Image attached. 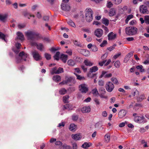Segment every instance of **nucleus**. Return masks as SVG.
<instances>
[{"label": "nucleus", "instance_id": "obj_1", "mask_svg": "<svg viewBox=\"0 0 149 149\" xmlns=\"http://www.w3.org/2000/svg\"><path fill=\"white\" fill-rule=\"evenodd\" d=\"M25 36L28 40H38L39 38V34L36 33L33 31L28 30L25 32Z\"/></svg>", "mask_w": 149, "mask_h": 149}, {"label": "nucleus", "instance_id": "obj_2", "mask_svg": "<svg viewBox=\"0 0 149 149\" xmlns=\"http://www.w3.org/2000/svg\"><path fill=\"white\" fill-rule=\"evenodd\" d=\"M86 19L87 22H90L93 19V12L89 8H87L85 11Z\"/></svg>", "mask_w": 149, "mask_h": 149}, {"label": "nucleus", "instance_id": "obj_3", "mask_svg": "<svg viewBox=\"0 0 149 149\" xmlns=\"http://www.w3.org/2000/svg\"><path fill=\"white\" fill-rule=\"evenodd\" d=\"M137 29L134 26L130 27L125 29L126 33L128 35H133L137 33Z\"/></svg>", "mask_w": 149, "mask_h": 149}, {"label": "nucleus", "instance_id": "obj_4", "mask_svg": "<svg viewBox=\"0 0 149 149\" xmlns=\"http://www.w3.org/2000/svg\"><path fill=\"white\" fill-rule=\"evenodd\" d=\"M19 57L16 58V62L19 63L21 62L22 60L23 59L24 61H26V58L27 57V54L25 53L24 52L22 51L20 52L19 54Z\"/></svg>", "mask_w": 149, "mask_h": 149}, {"label": "nucleus", "instance_id": "obj_5", "mask_svg": "<svg viewBox=\"0 0 149 149\" xmlns=\"http://www.w3.org/2000/svg\"><path fill=\"white\" fill-rule=\"evenodd\" d=\"M31 53L34 59L36 61H39L41 59V57L37 51L33 50L32 51Z\"/></svg>", "mask_w": 149, "mask_h": 149}, {"label": "nucleus", "instance_id": "obj_6", "mask_svg": "<svg viewBox=\"0 0 149 149\" xmlns=\"http://www.w3.org/2000/svg\"><path fill=\"white\" fill-rule=\"evenodd\" d=\"M79 90L82 93H86L88 91L87 86L85 84H82L79 86Z\"/></svg>", "mask_w": 149, "mask_h": 149}, {"label": "nucleus", "instance_id": "obj_7", "mask_svg": "<svg viewBox=\"0 0 149 149\" xmlns=\"http://www.w3.org/2000/svg\"><path fill=\"white\" fill-rule=\"evenodd\" d=\"M106 90L109 92H111L114 86L113 84L110 81L107 82L105 86Z\"/></svg>", "mask_w": 149, "mask_h": 149}, {"label": "nucleus", "instance_id": "obj_8", "mask_svg": "<svg viewBox=\"0 0 149 149\" xmlns=\"http://www.w3.org/2000/svg\"><path fill=\"white\" fill-rule=\"evenodd\" d=\"M140 11L141 13L144 14H148L149 11L147 9V7L146 6L144 5H142L140 7Z\"/></svg>", "mask_w": 149, "mask_h": 149}, {"label": "nucleus", "instance_id": "obj_9", "mask_svg": "<svg viewBox=\"0 0 149 149\" xmlns=\"http://www.w3.org/2000/svg\"><path fill=\"white\" fill-rule=\"evenodd\" d=\"M145 118L143 116L140 117L139 116H135L134 118V121L139 123H141L143 122Z\"/></svg>", "mask_w": 149, "mask_h": 149}, {"label": "nucleus", "instance_id": "obj_10", "mask_svg": "<svg viewBox=\"0 0 149 149\" xmlns=\"http://www.w3.org/2000/svg\"><path fill=\"white\" fill-rule=\"evenodd\" d=\"M103 34V30L100 29H96L95 31V34L97 37L100 38Z\"/></svg>", "mask_w": 149, "mask_h": 149}, {"label": "nucleus", "instance_id": "obj_11", "mask_svg": "<svg viewBox=\"0 0 149 149\" xmlns=\"http://www.w3.org/2000/svg\"><path fill=\"white\" fill-rule=\"evenodd\" d=\"M62 10L66 12L70 11V6L66 4H62L61 5Z\"/></svg>", "mask_w": 149, "mask_h": 149}, {"label": "nucleus", "instance_id": "obj_12", "mask_svg": "<svg viewBox=\"0 0 149 149\" xmlns=\"http://www.w3.org/2000/svg\"><path fill=\"white\" fill-rule=\"evenodd\" d=\"M116 37V34H114L113 32H111L108 35V39L109 40H115Z\"/></svg>", "mask_w": 149, "mask_h": 149}, {"label": "nucleus", "instance_id": "obj_13", "mask_svg": "<svg viewBox=\"0 0 149 149\" xmlns=\"http://www.w3.org/2000/svg\"><path fill=\"white\" fill-rule=\"evenodd\" d=\"M16 34L17 36L16 40L17 39H19L21 41L23 40H24V36L22 32L19 31L17 32Z\"/></svg>", "mask_w": 149, "mask_h": 149}, {"label": "nucleus", "instance_id": "obj_14", "mask_svg": "<svg viewBox=\"0 0 149 149\" xmlns=\"http://www.w3.org/2000/svg\"><path fill=\"white\" fill-rule=\"evenodd\" d=\"M72 138L75 140H80L81 138V136L80 134H76L72 135Z\"/></svg>", "mask_w": 149, "mask_h": 149}, {"label": "nucleus", "instance_id": "obj_15", "mask_svg": "<svg viewBox=\"0 0 149 149\" xmlns=\"http://www.w3.org/2000/svg\"><path fill=\"white\" fill-rule=\"evenodd\" d=\"M91 110V109L90 107H84L82 108L81 111L83 113H85L90 112Z\"/></svg>", "mask_w": 149, "mask_h": 149}, {"label": "nucleus", "instance_id": "obj_16", "mask_svg": "<svg viewBox=\"0 0 149 149\" xmlns=\"http://www.w3.org/2000/svg\"><path fill=\"white\" fill-rule=\"evenodd\" d=\"M79 52L81 53L82 54L86 56H88L89 55L90 52L88 50L85 49H81Z\"/></svg>", "mask_w": 149, "mask_h": 149}, {"label": "nucleus", "instance_id": "obj_17", "mask_svg": "<svg viewBox=\"0 0 149 149\" xmlns=\"http://www.w3.org/2000/svg\"><path fill=\"white\" fill-rule=\"evenodd\" d=\"M126 113V111L124 110H120L118 113V116L120 118H122L125 116Z\"/></svg>", "mask_w": 149, "mask_h": 149}, {"label": "nucleus", "instance_id": "obj_18", "mask_svg": "<svg viewBox=\"0 0 149 149\" xmlns=\"http://www.w3.org/2000/svg\"><path fill=\"white\" fill-rule=\"evenodd\" d=\"M64 108L63 110H64L65 109H68V110H72L73 108L71 105L69 104H67L64 106Z\"/></svg>", "mask_w": 149, "mask_h": 149}, {"label": "nucleus", "instance_id": "obj_19", "mask_svg": "<svg viewBox=\"0 0 149 149\" xmlns=\"http://www.w3.org/2000/svg\"><path fill=\"white\" fill-rule=\"evenodd\" d=\"M92 145V143L89 142H85L84 143H83L82 145V147L84 148H87L90 146H91Z\"/></svg>", "mask_w": 149, "mask_h": 149}, {"label": "nucleus", "instance_id": "obj_20", "mask_svg": "<svg viewBox=\"0 0 149 149\" xmlns=\"http://www.w3.org/2000/svg\"><path fill=\"white\" fill-rule=\"evenodd\" d=\"M116 10L113 8H111L109 11V15L110 16H113L116 14Z\"/></svg>", "mask_w": 149, "mask_h": 149}, {"label": "nucleus", "instance_id": "obj_21", "mask_svg": "<svg viewBox=\"0 0 149 149\" xmlns=\"http://www.w3.org/2000/svg\"><path fill=\"white\" fill-rule=\"evenodd\" d=\"M37 48L40 51H42L44 50V45L41 43H39L38 44L37 46Z\"/></svg>", "mask_w": 149, "mask_h": 149}, {"label": "nucleus", "instance_id": "obj_22", "mask_svg": "<svg viewBox=\"0 0 149 149\" xmlns=\"http://www.w3.org/2000/svg\"><path fill=\"white\" fill-rule=\"evenodd\" d=\"M61 59L64 63H65L68 59V56L66 55L62 54L61 55Z\"/></svg>", "mask_w": 149, "mask_h": 149}, {"label": "nucleus", "instance_id": "obj_23", "mask_svg": "<svg viewBox=\"0 0 149 149\" xmlns=\"http://www.w3.org/2000/svg\"><path fill=\"white\" fill-rule=\"evenodd\" d=\"M7 17V15L6 14L4 15H0V20L3 22H5L6 19Z\"/></svg>", "mask_w": 149, "mask_h": 149}, {"label": "nucleus", "instance_id": "obj_24", "mask_svg": "<svg viewBox=\"0 0 149 149\" xmlns=\"http://www.w3.org/2000/svg\"><path fill=\"white\" fill-rule=\"evenodd\" d=\"M61 77L58 75H56L53 77V79L57 82L61 81Z\"/></svg>", "mask_w": 149, "mask_h": 149}, {"label": "nucleus", "instance_id": "obj_25", "mask_svg": "<svg viewBox=\"0 0 149 149\" xmlns=\"http://www.w3.org/2000/svg\"><path fill=\"white\" fill-rule=\"evenodd\" d=\"M84 62L85 65L87 66H90L93 65V63L88 60H84Z\"/></svg>", "mask_w": 149, "mask_h": 149}, {"label": "nucleus", "instance_id": "obj_26", "mask_svg": "<svg viewBox=\"0 0 149 149\" xmlns=\"http://www.w3.org/2000/svg\"><path fill=\"white\" fill-rule=\"evenodd\" d=\"M98 68L96 66L93 67L90 69V72H95L98 70Z\"/></svg>", "mask_w": 149, "mask_h": 149}, {"label": "nucleus", "instance_id": "obj_27", "mask_svg": "<svg viewBox=\"0 0 149 149\" xmlns=\"http://www.w3.org/2000/svg\"><path fill=\"white\" fill-rule=\"evenodd\" d=\"M69 129L70 130H77V126L74 124H71L70 125Z\"/></svg>", "mask_w": 149, "mask_h": 149}, {"label": "nucleus", "instance_id": "obj_28", "mask_svg": "<svg viewBox=\"0 0 149 149\" xmlns=\"http://www.w3.org/2000/svg\"><path fill=\"white\" fill-rule=\"evenodd\" d=\"M105 141L106 143H108L110 140V135L109 134H107L104 136Z\"/></svg>", "mask_w": 149, "mask_h": 149}, {"label": "nucleus", "instance_id": "obj_29", "mask_svg": "<svg viewBox=\"0 0 149 149\" xmlns=\"http://www.w3.org/2000/svg\"><path fill=\"white\" fill-rule=\"evenodd\" d=\"M145 98V95L144 94H141L138 98L137 100L138 102H141Z\"/></svg>", "mask_w": 149, "mask_h": 149}, {"label": "nucleus", "instance_id": "obj_30", "mask_svg": "<svg viewBox=\"0 0 149 149\" xmlns=\"http://www.w3.org/2000/svg\"><path fill=\"white\" fill-rule=\"evenodd\" d=\"M88 77L90 78H93L96 77V74L92 73V72H89L87 74Z\"/></svg>", "mask_w": 149, "mask_h": 149}, {"label": "nucleus", "instance_id": "obj_31", "mask_svg": "<svg viewBox=\"0 0 149 149\" xmlns=\"http://www.w3.org/2000/svg\"><path fill=\"white\" fill-rule=\"evenodd\" d=\"M102 23L106 26H108L109 24V21L107 19L103 18L102 19Z\"/></svg>", "mask_w": 149, "mask_h": 149}, {"label": "nucleus", "instance_id": "obj_32", "mask_svg": "<svg viewBox=\"0 0 149 149\" xmlns=\"http://www.w3.org/2000/svg\"><path fill=\"white\" fill-rule=\"evenodd\" d=\"M92 94L95 96H96L98 94V92L96 88H95L92 91Z\"/></svg>", "mask_w": 149, "mask_h": 149}, {"label": "nucleus", "instance_id": "obj_33", "mask_svg": "<svg viewBox=\"0 0 149 149\" xmlns=\"http://www.w3.org/2000/svg\"><path fill=\"white\" fill-rule=\"evenodd\" d=\"M59 92L60 94L64 95L66 93L67 90L64 88H62L59 90Z\"/></svg>", "mask_w": 149, "mask_h": 149}, {"label": "nucleus", "instance_id": "obj_34", "mask_svg": "<svg viewBox=\"0 0 149 149\" xmlns=\"http://www.w3.org/2000/svg\"><path fill=\"white\" fill-rule=\"evenodd\" d=\"M60 52H57L56 54L54 56V59L56 60H58L59 59V56L60 54Z\"/></svg>", "mask_w": 149, "mask_h": 149}, {"label": "nucleus", "instance_id": "obj_35", "mask_svg": "<svg viewBox=\"0 0 149 149\" xmlns=\"http://www.w3.org/2000/svg\"><path fill=\"white\" fill-rule=\"evenodd\" d=\"M74 74L76 75L77 79L80 80L85 79V78L84 77L81 76L80 75L77 74L75 73H74Z\"/></svg>", "mask_w": 149, "mask_h": 149}, {"label": "nucleus", "instance_id": "obj_36", "mask_svg": "<svg viewBox=\"0 0 149 149\" xmlns=\"http://www.w3.org/2000/svg\"><path fill=\"white\" fill-rule=\"evenodd\" d=\"M68 23L70 26H71L73 27H76V25L74 23L73 21L71 20H69L68 22Z\"/></svg>", "mask_w": 149, "mask_h": 149}, {"label": "nucleus", "instance_id": "obj_37", "mask_svg": "<svg viewBox=\"0 0 149 149\" xmlns=\"http://www.w3.org/2000/svg\"><path fill=\"white\" fill-rule=\"evenodd\" d=\"M133 17V16L132 15H130L127 16V18L125 20V23L127 24L129 21Z\"/></svg>", "mask_w": 149, "mask_h": 149}, {"label": "nucleus", "instance_id": "obj_38", "mask_svg": "<svg viewBox=\"0 0 149 149\" xmlns=\"http://www.w3.org/2000/svg\"><path fill=\"white\" fill-rule=\"evenodd\" d=\"M143 67L142 65H138L136 67V68L137 69H139L141 72H144L145 70L143 68Z\"/></svg>", "mask_w": 149, "mask_h": 149}, {"label": "nucleus", "instance_id": "obj_39", "mask_svg": "<svg viewBox=\"0 0 149 149\" xmlns=\"http://www.w3.org/2000/svg\"><path fill=\"white\" fill-rule=\"evenodd\" d=\"M99 91L100 94L104 95L105 94L106 91L104 88H100L99 89Z\"/></svg>", "mask_w": 149, "mask_h": 149}, {"label": "nucleus", "instance_id": "obj_40", "mask_svg": "<svg viewBox=\"0 0 149 149\" xmlns=\"http://www.w3.org/2000/svg\"><path fill=\"white\" fill-rule=\"evenodd\" d=\"M111 80L114 84H118L119 83L118 80L116 78L112 77L111 79Z\"/></svg>", "mask_w": 149, "mask_h": 149}, {"label": "nucleus", "instance_id": "obj_41", "mask_svg": "<svg viewBox=\"0 0 149 149\" xmlns=\"http://www.w3.org/2000/svg\"><path fill=\"white\" fill-rule=\"evenodd\" d=\"M68 63L69 65L73 66L75 65L74 61L72 60H69L68 61Z\"/></svg>", "mask_w": 149, "mask_h": 149}, {"label": "nucleus", "instance_id": "obj_42", "mask_svg": "<svg viewBox=\"0 0 149 149\" xmlns=\"http://www.w3.org/2000/svg\"><path fill=\"white\" fill-rule=\"evenodd\" d=\"M57 68L56 67H55L52 68L51 71L50 72L52 74H56V71H57Z\"/></svg>", "mask_w": 149, "mask_h": 149}, {"label": "nucleus", "instance_id": "obj_43", "mask_svg": "<svg viewBox=\"0 0 149 149\" xmlns=\"http://www.w3.org/2000/svg\"><path fill=\"white\" fill-rule=\"evenodd\" d=\"M57 71L56 74H59L63 72V68L61 67H59L58 69H57Z\"/></svg>", "mask_w": 149, "mask_h": 149}, {"label": "nucleus", "instance_id": "obj_44", "mask_svg": "<svg viewBox=\"0 0 149 149\" xmlns=\"http://www.w3.org/2000/svg\"><path fill=\"white\" fill-rule=\"evenodd\" d=\"M65 80L67 82V83L71 82L73 80V78L72 77H66L65 78Z\"/></svg>", "mask_w": 149, "mask_h": 149}, {"label": "nucleus", "instance_id": "obj_45", "mask_svg": "<svg viewBox=\"0 0 149 149\" xmlns=\"http://www.w3.org/2000/svg\"><path fill=\"white\" fill-rule=\"evenodd\" d=\"M112 2L116 4H118L121 3L122 0H111Z\"/></svg>", "mask_w": 149, "mask_h": 149}, {"label": "nucleus", "instance_id": "obj_46", "mask_svg": "<svg viewBox=\"0 0 149 149\" xmlns=\"http://www.w3.org/2000/svg\"><path fill=\"white\" fill-rule=\"evenodd\" d=\"M120 65V62L119 61H116L114 63L115 66L117 68H119Z\"/></svg>", "mask_w": 149, "mask_h": 149}, {"label": "nucleus", "instance_id": "obj_47", "mask_svg": "<svg viewBox=\"0 0 149 149\" xmlns=\"http://www.w3.org/2000/svg\"><path fill=\"white\" fill-rule=\"evenodd\" d=\"M107 44V40H104L102 43L100 45V46L101 47H104L106 46V45Z\"/></svg>", "mask_w": 149, "mask_h": 149}, {"label": "nucleus", "instance_id": "obj_48", "mask_svg": "<svg viewBox=\"0 0 149 149\" xmlns=\"http://www.w3.org/2000/svg\"><path fill=\"white\" fill-rule=\"evenodd\" d=\"M45 56L47 60H49L51 58V56L50 54L45 53Z\"/></svg>", "mask_w": 149, "mask_h": 149}, {"label": "nucleus", "instance_id": "obj_49", "mask_svg": "<svg viewBox=\"0 0 149 149\" xmlns=\"http://www.w3.org/2000/svg\"><path fill=\"white\" fill-rule=\"evenodd\" d=\"M91 49L93 52H96L97 51L98 48L95 45H93Z\"/></svg>", "mask_w": 149, "mask_h": 149}, {"label": "nucleus", "instance_id": "obj_50", "mask_svg": "<svg viewBox=\"0 0 149 149\" xmlns=\"http://www.w3.org/2000/svg\"><path fill=\"white\" fill-rule=\"evenodd\" d=\"M74 44L77 46L80 47H81L82 46L81 45V43L80 42L77 41V40H75L74 42Z\"/></svg>", "mask_w": 149, "mask_h": 149}, {"label": "nucleus", "instance_id": "obj_51", "mask_svg": "<svg viewBox=\"0 0 149 149\" xmlns=\"http://www.w3.org/2000/svg\"><path fill=\"white\" fill-rule=\"evenodd\" d=\"M18 28L19 29L24 28L26 26V25L24 24H19L17 25Z\"/></svg>", "mask_w": 149, "mask_h": 149}, {"label": "nucleus", "instance_id": "obj_52", "mask_svg": "<svg viewBox=\"0 0 149 149\" xmlns=\"http://www.w3.org/2000/svg\"><path fill=\"white\" fill-rule=\"evenodd\" d=\"M107 61V60H104L101 61H100L98 63L99 65L100 66H103L104 64Z\"/></svg>", "mask_w": 149, "mask_h": 149}, {"label": "nucleus", "instance_id": "obj_53", "mask_svg": "<svg viewBox=\"0 0 149 149\" xmlns=\"http://www.w3.org/2000/svg\"><path fill=\"white\" fill-rule=\"evenodd\" d=\"M94 101L96 105H99L100 104L99 100L97 98H95L94 99Z\"/></svg>", "mask_w": 149, "mask_h": 149}, {"label": "nucleus", "instance_id": "obj_54", "mask_svg": "<svg viewBox=\"0 0 149 149\" xmlns=\"http://www.w3.org/2000/svg\"><path fill=\"white\" fill-rule=\"evenodd\" d=\"M145 21L146 23L149 24V16H147L145 17Z\"/></svg>", "mask_w": 149, "mask_h": 149}, {"label": "nucleus", "instance_id": "obj_55", "mask_svg": "<svg viewBox=\"0 0 149 149\" xmlns=\"http://www.w3.org/2000/svg\"><path fill=\"white\" fill-rule=\"evenodd\" d=\"M78 118V116L77 115H73L72 116V120L74 121L77 120Z\"/></svg>", "mask_w": 149, "mask_h": 149}, {"label": "nucleus", "instance_id": "obj_56", "mask_svg": "<svg viewBox=\"0 0 149 149\" xmlns=\"http://www.w3.org/2000/svg\"><path fill=\"white\" fill-rule=\"evenodd\" d=\"M69 98L68 95H66L63 97V100L64 102L66 103L68 102V99Z\"/></svg>", "mask_w": 149, "mask_h": 149}, {"label": "nucleus", "instance_id": "obj_57", "mask_svg": "<svg viewBox=\"0 0 149 149\" xmlns=\"http://www.w3.org/2000/svg\"><path fill=\"white\" fill-rule=\"evenodd\" d=\"M108 56V54L105 53L103 54L101 57V59L103 60H106L105 58L107 57Z\"/></svg>", "mask_w": 149, "mask_h": 149}, {"label": "nucleus", "instance_id": "obj_58", "mask_svg": "<svg viewBox=\"0 0 149 149\" xmlns=\"http://www.w3.org/2000/svg\"><path fill=\"white\" fill-rule=\"evenodd\" d=\"M5 35L2 33L0 32V38H1L3 40H4L6 41L5 39Z\"/></svg>", "mask_w": 149, "mask_h": 149}, {"label": "nucleus", "instance_id": "obj_59", "mask_svg": "<svg viewBox=\"0 0 149 149\" xmlns=\"http://www.w3.org/2000/svg\"><path fill=\"white\" fill-rule=\"evenodd\" d=\"M130 58H129V57L126 56L124 60V62L125 63H127V61L129 60Z\"/></svg>", "mask_w": 149, "mask_h": 149}, {"label": "nucleus", "instance_id": "obj_60", "mask_svg": "<svg viewBox=\"0 0 149 149\" xmlns=\"http://www.w3.org/2000/svg\"><path fill=\"white\" fill-rule=\"evenodd\" d=\"M24 16L26 17H27L29 19H30L29 17H31V15L27 13H24Z\"/></svg>", "mask_w": 149, "mask_h": 149}, {"label": "nucleus", "instance_id": "obj_61", "mask_svg": "<svg viewBox=\"0 0 149 149\" xmlns=\"http://www.w3.org/2000/svg\"><path fill=\"white\" fill-rule=\"evenodd\" d=\"M102 27L106 31V33L108 32L109 30L107 27L103 25L102 26Z\"/></svg>", "mask_w": 149, "mask_h": 149}, {"label": "nucleus", "instance_id": "obj_62", "mask_svg": "<svg viewBox=\"0 0 149 149\" xmlns=\"http://www.w3.org/2000/svg\"><path fill=\"white\" fill-rule=\"evenodd\" d=\"M55 144L57 146H61L62 144V143L60 141H56Z\"/></svg>", "mask_w": 149, "mask_h": 149}, {"label": "nucleus", "instance_id": "obj_63", "mask_svg": "<svg viewBox=\"0 0 149 149\" xmlns=\"http://www.w3.org/2000/svg\"><path fill=\"white\" fill-rule=\"evenodd\" d=\"M72 147L73 149H77V145L76 143H74L72 144Z\"/></svg>", "mask_w": 149, "mask_h": 149}, {"label": "nucleus", "instance_id": "obj_64", "mask_svg": "<svg viewBox=\"0 0 149 149\" xmlns=\"http://www.w3.org/2000/svg\"><path fill=\"white\" fill-rule=\"evenodd\" d=\"M63 147L64 149H69L70 148V146H67L66 144H64L63 146Z\"/></svg>", "mask_w": 149, "mask_h": 149}]
</instances>
